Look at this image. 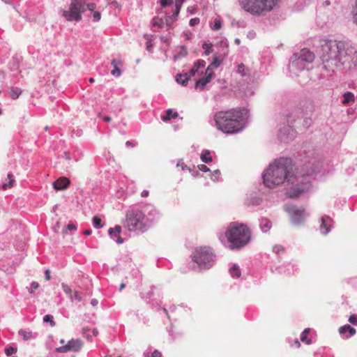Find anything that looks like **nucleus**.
<instances>
[{
    "label": "nucleus",
    "instance_id": "72a5a7b5",
    "mask_svg": "<svg viewBox=\"0 0 357 357\" xmlns=\"http://www.w3.org/2000/svg\"><path fill=\"white\" fill-rule=\"evenodd\" d=\"M93 226L96 228L102 227V225L101 224V219L98 216H94L93 218Z\"/></svg>",
    "mask_w": 357,
    "mask_h": 357
},
{
    "label": "nucleus",
    "instance_id": "dca6fc26",
    "mask_svg": "<svg viewBox=\"0 0 357 357\" xmlns=\"http://www.w3.org/2000/svg\"><path fill=\"white\" fill-rule=\"evenodd\" d=\"M311 187L310 183L308 181H305L303 183L302 188H296L292 192L289 193L291 198L298 197L301 193L307 191Z\"/></svg>",
    "mask_w": 357,
    "mask_h": 357
},
{
    "label": "nucleus",
    "instance_id": "6e6552de",
    "mask_svg": "<svg viewBox=\"0 0 357 357\" xmlns=\"http://www.w3.org/2000/svg\"><path fill=\"white\" fill-rule=\"evenodd\" d=\"M84 0H71L68 10H63L62 15L68 21H79L82 19V13L84 12Z\"/></svg>",
    "mask_w": 357,
    "mask_h": 357
},
{
    "label": "nucleus",
    "instance_id": "7ed1b4c3",
    "mask_svg": "<svg viewBox=\"0 0 357 357\" xmlns=\"http://www.w3.org/2000/svg\"><path fill=\"white\" fill-rule=\"evenodd\" d=\"M294 165L290 159L280 158L271 164L263 175L264 183L268 188L283 183L284 181L294 183Z\"/></svg>",
    "mask_w": 357,
    "mask_h": 357
},
{
    "label": "nucleus",
    "instance_id": "2eb2a0df",
    "mask_svg": "<svg viewBox=\"0 0 357 357\" xmlns=\"http://www.w3.org/2000/svg\"><path fill=\"white\" fill-rule=\"evenodd\" d=\"M70 185V180L66 177H61L53 183V187L56 190L66 189Z\"/></svg>",
    "mask_w": 357,
    "mask_h": 357
},
{
    "label": "nucleus",
    "instance_id": "b1692460",
    "mask_svg": "<svg viewBox=\"0 0 357 357\" xmlns=\"http://www.w3.org/2000/svg\"><path fill=\"white\" fill-rule=\"evenodd\" d=\"M260 226L263 231H268L271 227V222L267 218H262L260 222Z\"/></svg>",
    "mask_w": 357,
    "mask_h": 357
},
{
    "label": "nucleus",
    "instance_id": "774afa93",
    "mask_svg": "<svg viewBox=\"0 0 357 357\" xmlns=\"http://www.w3.org/2000/svg\"><path fill=\"white\" fill-rule=\"evenodd\" d=\"M235 42H236V43L239 44L240 43V40L239 39H236Z\"/></svg>",
    "mask_w": 357,
    "mask_h": 357
},
{
    "label": "nucleus",
    "instance_id": "6e6d98bb",
    "mask_svg": "<svg viewBox=\"0 0 357 357\" xmlns=\"http://www.w3.org/2000/svg\"><path fill=\"white\" fill-rule=\"evenodd\" d=\"M98 301L95 298L92 299L91 301V304L93 305V306H96L98 305Z\"/></svg>",
    "mask_w": 357,
    "mask_h": 357
},
{
    "label": "nucleus",
    "instance_id": "c756f323",
    "mask_svg": "<svg viewBox=\"0 0 357 357\" xmlns=\"http://www.w3.org/2000/svg\"><path fill=\"white\" fill-rule=\"evenodd\" d=\"M221 63V61L217 57L214 59L213 62L207 67L206 70L213 71V69L217 68Z\"/></svg>",
    "mask_w": 357,
    "mask_h": 357
},
{
    "label": "nucleus",
    "instance_id": "3c124183",
    "mask_svg": "<svg viewBox=\"0 0 357 357\" xmlns=\"http://www.w3.org/2000/svg\"><path fill=\"white\" fill-rule=\"evenodd\" d=\"M73 296H74V298H75L76 300H77V301H80V300H81V295H80V294H79L78 291H75L74 292Z\"/></svg>",
    "mask_w": 357,
    "mask_h": 357
},
{
    "label": "nucleus",
    "instance_id": "6ab92c4d",
    "mask_svg": "<svg viewBox=\"0 0 357 357\" xmlns=\"http://www.w3.org/2000/svg\"><path fill=\"white\" fill-rule=\"evenodd\" d=\"M121 64V61H116L115 59L112 61V65L114 67V70H112L111 74L116 77H119L121 74V71L119 68V65Z\"/></svg>",
    "mask_w": 357,
    "mask_h": 357
},
{
    "label": "nucleus",
    "instance_id": "f03ea898",
    "mask_svg": "<svg viewBox=\"0 0 357 357\" xmlns=\"http://www.w3.org/2000/svg\"><path fill=\"white\" fill-rule=\"evenodd\" d=\"M247 113V110L241 107L218 112L214 115L215 126L227 134L239 132L245 126Z\"/></svg>",
    "mask_w": 357,
    "mask_h": 357
},
{
    "label": "nucleus",
    "instance_id": "2f4dec72",
    "mask_svg": "<svg viewBox=\"0 0 357 357\" xmlns=\"http://www.w3.org/2000/svg\"><path fill=\"white\" fill-rule=\"evenodd\" d=\"M121 232V227L119 225H116L114 228L109 229V234L112 236H119Z\"/></svg>",
    "mask_w": 357,
    "mask_h": 357
},
{
    "label": "nucleus",
    "instance_id": "473e14b6",
    "mask_svg": "<svg viewBox=\"0 0 357 357\" xmlns=\"http://www.w3.org/2000/svg\"><path fill=\"white\" fill-rule=\"evenodd\" d=\"M152 24L153 26L162 27L165 24V22L162 18L155 17L152 20Z\"/></svg>",
    "mask_w": 357,
    "mask_h": 357
},
{
    "label": "nucleus",
    "instance_id": "ea45409f",
    "mask_svg": "<svg viewBox=\"0 0 357 357\" xmlns=\"http://www.w3.org/2000/svg\"><path fill=\"white\" fill-rule=\"evenodd\" d=\"M39 284L37 282H33L31 285V288L29 289L30 294L33 293V290L38 289Z\"/></svg>",
    "mask_w": 357,
    "mask_h": 357
},
{
    "label": "nucleus",
    "instance_id": "37998d69",
    "mask_svg": "<svg viewBox=\"0 0 357 357\" xmlns=\"http://www.w3.org/2000/svg\"><path fill=\"white\" fill-rule=\"evenodd\" d=\"M198 168L200 171L203 172H207L210 171L209 168L206 165L203 164L198 165Z\"/></svg>",
    "mask_w": 357,
    "mask_h": 357
},
{
    "label": "nucleus",
    "instance_id": "a211bd4d",
    "mask_svg": "<svg viewBox=\"0 0 357 357\" xmlns=\"http://www.w3.org/2000/svg\"><path fill=\"white\" fill-rule=\"evenodd\" d=\"M347 332L349 333V335L346 337L347 338L349 337L354 335L356 333V329L354 328H352L349 325H344L339 328V333L340 334H344Z\"/></svg>",
    "mask_w": 357,
    "mask_h": 357
},
{
    "label": "nucleus",
    "instance_id": "680f3d73",
    "mask_svg": "<svg viewBox=\"0 0 357 357\" xmlns=\"http://www.w3.org/2000/svg\"><path fill=\"white\" fill-rule=\"evenodd\" d=\"M118 237V239H117V243H123V239L121 238V237H120L119 236H117Z\"/></svg>",
    "mask_w": 357,
    "mask_h": 357
},
{
    "label": "nucleus",
    "instance_id": "a19ab883",
    "mask_svg": "<svg viewBox=\"0 0 357 357\" xmlns=\"http://www.w3.org/2000/svg\"><path fill=\"white\" fill-rule=\"evenodd\" d=\"M349 321L351 324L356 325L357 324V317H356V315H355V314L350 315V317L349 318Z\"/></svg>",
    "mask_w": 357,
    "mask_h": 357
},
{
    "label": "nucleus",
    "instance_id": "5fc2aeb1",
    "mask_svg": "<svg viewBox=\"0 0 357 357\" xmlns=\"http://www.w3.org/2000/svg\"><path fill=\"white\" fill-rule=\"evenodd\" d=\"M87 7H88L89 10L92 11L95 9L96 5L94 3H89L87 5Z\"/></svg>",
    "mask_w": 357,
    "mask_h": 357
},
{
    "label": "nucleus",
    "instance_id": "39448f33",
    "mask_svg": "<svg viewBox=\"0 0 357 357\" xmlns=\"http://www.w3.org/2000/svg\"><path fill=\"white\" fill-rule=\"evenodd\" d=\"M278 0H239L241 8L255 15H265L273 9Z\"/></svg>",
    "mask_w": 357,
    "mask_h": 357
},
{
    "label": "nucleus",
    "instance_id": "e2e57ef3",
    "mask_svg": "<svg viewBox=\"0 0 357 357\" xmlns=\"http://www.w3.org/2000/svg\"><path fill=\"white\" fill-rule=\"evenodd\" d=\"M126 145H128V146H134V144H133L132 142H130V141L126 142Z\"/></svg>",
    "mask_w": 357,
    "mask_h": 357
},
{
    "label": "nucleus",
    "instance_id": "4be33fe9",
    "mask_svg": "<svg viewBox=\"0 0 357 357\" xmlns=\"http://www.w3.org/2000/svg\"><path fill=\"white\" fill-rule=\"evenodd\" d=\"M8 181L6 183H4L2 185L1 188L3 190H6L8 188H12L15 182L13 175L12 174H8Z\"/></svg>",
    "mask_w": 357,
    "mask_h": 357
},
{
    "label": "nucleus",
    "instance_id": "5701e85b",
    "mask_svg": "<svg viewBox=\"0 0 357 357\" xmlns=\"http://www.w3.org/2000/svg\"><path fill=\"white\" fill-rule=\"evenodd\" d=\"M18 334L24 341L31 340L33 337V333L31 331H25L24 329H20L18 331Z\"/></svg>",
    "mask_w": 357,
    "mask_h": 357
},
{
    "label": "nucleus",
    "instance_id": "f3484780",
    "mask_svg": "<svg viewBox=\"0 0 357 357\" xmlns=\"http://www.w3.org/2000/svg\"><path fill=\"white\" fill-rule=\"evenodd\" d=\"M206 66V62L204 60H197L195 62L192 68L190 70L189 76L192 77L195 76L197 73H199V70L200 68H204Z\"/></svg>",
    "mask_w": 357,
    "mask_h": 357
},
{
    "label": "nucleus",
    "instance_id": "69168bd1",
    "mask_svg": "<svg viewBox=\"0 0 357 357\" xmlns=\"http://www.w3.org/2000/svg\"><path fill=\"white\" fill-rule=\"evenodd\" d=\"M89 82L90 83H93V82H95V79H94V78H92V77H91V78H90V79H89Z\"/></svg>",
    "mask_w": 357,
    "mask_h": 357
},
{
    "label": "nucleus",
    "instance_id": "f257e3e1",
    "mask_svg": "<svg viewBox=\"0 0 357 357\" xmlns=\"http://www.w3.org/2000/svg\"><path fill=\"white\" fill-rule=\"evenodd\" d=\"M320 58L324 70L328 73H333L344 66L350 69L357 66V50L343 41H324Z\"/></svg>",
    "mask_w": 357,
    "mask_h": 357
},
{
    "label": "nucleus",
    "instance_id": "58836bf2",
    "mask_svg": "<svg viewBox=\"0 0 357 357\" xmlns=\"http://www.w3.org/2000/svg\"><path fill=\"white\" fill-rule=\"evenodd\" d=\"M17 352V348L9 347L5 349V353L7 356H10L13 354H15Z\"/></svg>",
    "mask_w": 357,
    "mask_h": 357
},
{
    "label": "nucleus",
    "instance_id": "a878e982",
    "mask_svg": "<svg viewBox=\"0 0 357 357\" xmlns=\"http://www.w3.org/2000/svg\"><path fill=\"white\" fill-rule=\"evenodd\" d=\"M22 91L19 88H12L10 90V96L12 99H17L22 94Z\"/></svg>",
    "mask_w": 357,
    "mask_h": 357
},
{
    "label": "nucleus",
    "instance_id": "de8ad7c7",
    "mask_svg": "<svg viewBox=\"0 0 357 357\" xmlns=\"http://www.w3.org/2000/svg\"><path fill=\"white\" fill-rule=\"evenodd\" d=\"M161 356H162V354L158 350L153 351V352L151 354V357H161Z\"/></svg>",
    "mask_w": 357,
    "mask_h": 357
},
{
    "label": "nucleus",
    "instance_id": "4c0bfd02",
    "mask_svg": "<svg viewBox=\"0 0 357 357\" xmlns=\"http://www.w3.org/2000/svg\"><path fill=\"white\" fill-rule=\"evenodd\" d=\"M43 321L45 322H50L52 326L55 325V322L53 320V317L50 314H47L43 317Z\"/></svg>",
    "mask_w": 357,
    "mask_h": 357
},
{
    "label": "nucleus",
    "instance_id": "aec40b11",
    "mask_svg": "<svg viewBox=\"0 0 357 357\" xmlns=\"http://www.w3.org/2000/svg\"><path fill=\"white\" fill-rule=\"evenodd\" d=\"M178 116V113L176 112H173L172 109H169L166 111V114L161 116V119L164 122H167L169 121L171 119H176Z\"/></svg>",
    "mask_w": 357,
    "mask_h": 357
},
{
    "label": "nucleus",
    "instance_id": "9b49d317",
    "mask_svg": "<svg viewBox=\"0 0 357 357\" xmlns=\"http://www.w3.org/2000/svg\"><path fill=\"white\" fill-rule=\"evenodd\" d=\"M289 212L291 214V220L295 224L300 223L306 217L305 210L303 208H298L296 206H291L289 209Z\"/></svg>",
    "mask_w": 357,
    "mask_h": 357
},
{
    "label": "nucleus",
    "instance_id": "cd10ccee",
    "mask_svg": "<svg viewBox=\"0 0 357 357\" xmlns=\"http://www.w3.org/2000/svg\"><path fill=\"white\" fill-rule=\"evenodd\" d=\"M309 333H310V328H305L303 331L301 336V340L302 342L306 343L307 344H310L312 343L311 340L307 338V335L309 334Z\"/></svg>",
    "mask_w": 357,
    "mask_h": 357
},
{
    "label": "nucleus",
    "instance_id": "8fccbe9b",
    "mask_svg": "<svg viewBox=\"0 0 357 357\" xmlns=\"http://www.w3.org/2000/svg\"><path fill=\"white\" fill-rule=\"evenodd\" d=\"M45 280H50L51 277H50V271L49 269L46 270L45 271Z\"/></svg>",
    "mask_w": 357,
    "mask_h": 357
},
{
    "label": "nucleus",
    "instance_id": "0eeeda50",
    "mask_svg": "<svg viewBox=\"0 0 357 357\" xmlns=\"http://www.w3.org/2000/svg\"><path fill=\"white\" fill-rule=\"evenodd\" d=\"M214 255L212 249L207 246L195 248L192 255V260L196 263L200 268H209L213 266Z\"/></svg>",
    "mask_w": 357,
    "mask_h": 357
},
{
    "label": "nucleus",
    "instance_id": "bf43d9fd",
    "mask_svg": "<svg viewBox=\"0 0 357 357\" xmlns=\"http://www.w3.org/2000/svg\"><path fill=\"white\" fill-rule=\"evenodd\" d=\"M294 344H295L296 348H299L301 346V343L298 340H295Z\"/></svg>",
    "mask_w": 357,
    "mask_h": 357
},
{
    "label": "nucleus",
    "instance_id": "0e129e2a",
    "mask_svg": "<svg viewBox=\"0 0 357 357\" xmlns=\"http://www.w3.org/2000/svg\"><path fill=\"white\" fill-rule=\"evenodd\" d=\"M125 284L124 283H122L120 286V290H122L124 287H125Z\"/></svg>",
    "mask_w": 357,
    "mask_h": 357
},
{
    "label": "nucleus",
    "instance_id": "13d9d810",
    "mask_svg": "<svg viewBox=\"0 0 357 357\" xmlns=\"http://www.w3.org/2000/svg\"><path fill=\"white\" fill-rule=\"evenodd\" d=\"M91 232H92V231H91V230H90V229H86V230H85V231H83V234H84V235H90V234H91Z\"/></svg>",
    "mask_w": 357,
    "mask_h": 357
},
{
    "label": "nucleus",
    "instance_id": "052dcab7",
    "mask_svg": "<svg viewBox=\"0 0 357 357\" xmlns=\"http://www.w3.org/2000/svg\"><path fill=\"white\" fill-rule=\"evenodd\" d=\"M93 335H94L95 336H97V335H98V330H97L96 328H94V329L93 330Z\"/></svg>",
    "mask_w": 357,
    "mask_h": 357
},
{
    "label": "nucleus",
    "instance_id": "9d476101",
    "mask_svg": "<svg viewBox=\"0 0 357 357\" xmlns=\"http://www.w3.org/2000/svg\"><path fill=\"white\" fill-rule=\"evenodd\" d=\"M84 343L79 339L71 340L67 344L57 348V351L61 353H66L68 351H79L83 347Z\"/></svg>",
    "mask_w": 357,
    "mask_h": 357
},
{
    "label": "nucleus",
    "instance_id": "ddd939ff",
    "mask_svg": "<svg viewBox=\"0 0 357 357\" xmlns=\"http://www.w3.org/2000/svg\"><path fill=\"white\" fill-rule=\"evenodd\" d=\"M214 75L213 71L206 70V76L199 79L195 83V88L197 89H204L205 86L209 83Z\"/></svg>",
    "mask_w": 357,
    "mask_h": 357
},
{
    "label": "nucleus",
    "instance_id": "a18cd8bd",
    "mask_svg": "<svg viewBox=\"0 0 357 357\" xmlns=\"http://www.w3.org/2000/svg\"><path fill=\"white\" fill-rule=\"evenodd\" d=\"M93 21L98 22L100 20L101 15L99 12H94L93 14Z\"/></svg>",
    "mask_w": 357,
    "mask_h": 357
},
{
    "label": "nucleus",
    "instance_id": "c03bdc74",
    "mask_svg": "<svg viewBox=\"0 0 357 357\" xmlns=\"http://www.w3.org/2000/svg\"><path fill=\"white\" fill-rule=\"evenodd\" d=\"M199 23V19L198 17L192 18L190 20V26H195Z\"/></svg>",
    "mask_w": 357,
    "mask_h": 357
},
{
    "label": "nucleus",
    "instance_id": "49530a36",
    "mask_svg": "<svg viewBox=\"0 0 357 357\" xmlns=\"http://www.w3.org/2000/svg\"><path fill=\"white\" fill-rule=\"evenodd\" d=\"M354 20L355 23L357 24V3L356 2V5L354 10Z\"/></svg>",
    "mask_w": 357,
    "mask_h": 357
},
{
    "label": "nucleus",
    "instance_id": "4468645a",
    "mask_svg": "<svg viewBox=\"0 0 357 357\" xmlns=\"http://www.w3.org/2000/svg\"><path fill=\"white\" fill-rule=\"evenodd\" d=\"M321 220V232L324 234H326L329 232L331 227H332L333 220L329 216L327 215L323 216Z\"/></svg>",
    "mask_w": 357,
    "mask_h": 357
},
{
    "label": "nucleus",
    "instance_id": "79ce46f5",
    "mask_svg": "<svg viewBox=\"0 0 357 357\" xmlns=\"http://www.w3.org/2000/svg\"><path fill=\"white\" fill-rule=\"evenodd\" d=\"M172 0H160V3L161 6L165 7L167 6L171 5L172 3Z\"/></svg>",
    "mask_w": 357,
    "mask_h": 357
},
{
    "label": "nucleus",
    "instance_id": "423d86ee",
    "mask_svg": "<svg viewBox=\"0 0 357 357\" xmlns=\"http://www.w3.org/2000/svg\"><path fill=\"white\" fill-rule=\"evenodd\" d=\"M123 226L130 231H144L148 227V221L141 210L131 209L126 213Z\"/></svg>",
    "mask_w": 357,
    "mask_h": 357
},
{
    "label": "nucleus",
    "instance_id": "4d7b16f0",
    "mask_svg": "<svg viewBox=\"0 0 357 357\" xmlns=\"http://www.w3.org/2000/svg\"><path fill=\"white\" fill-rule=\"evenodd\" d=\"M102 119L105 122H110L112 120V118L110 116H105V117H103Z\"/></svg>",
    "mask_w": 357,
    "mask_h": 357
},
{
    "label": "nucleus",
    "instance_id": "338daca9",
    "mask_svg": "<svg viewBox=\"0 0 357 357\" xmlns=\"http://www.w3.org/2000/svg\"><path fill=\"white\" fill-rule=\"evenodd\" d=\"M215 174L216 176H219V175L220 174V171H219V170H216V171L215 172Z\"/></svg>",
    "mask_w": 357,
    "mask_h": 357
},
{
    "label": "nucleus",
    "instance_id": "603ef678",
    "mask_svg": "<svg viewBox=\"0 0 357 357\" xmlns=\"http://www.w3.org/2000/svg\"><path fill=\"white\" fill-rule=\"evenodd\" d=\"M149 195V192L148 190H143L141 193V197H147Z\"/></svg>",
    "mask_w": 357,
    "mask_h": 357
},
{
    "label": "nucleus",
    "instance_id": "864d4df0",
    "mask_svg": "<svg viewBox=\"0 0 357 357\" xmlns=\"http://www.w3.org/2000/svg\"><path fill=\"white\" fill-rule=\"evenodd\" d=\"M313 173H314V169H310L307 170V173H305V174H301V177H303V176H305V175H310V174H313Z\"/></svg>",
    "mask_w": 357,
    "mask_h": 357
},
{
    "label": "nucleus",
    "instance_id": "f704fd0d",
    "mask_svg": "<svg viewBox=\"0 0 357 357\" xmlns=\"http://www.w3.org/2000/svg\"><path fill=\"white\" fill-rule=\"evenodd\" d=\"M202 47L206 55H208L212 52V45L211 43H204Z\"/></svg>",
    "mask_w": 357,
    "mask_h": 357
},
{
    "label": "nucleus",
    "instance_id": "e433bc0d",
    "mask_svg": "<svg viewBox=\"0 0 357 357\" xmlns=\"http://www.w3.org/2000/svg\"><path fill=\"white\" fill-rule=\"evenodd\" d=\"M221 26H222L221 21L218 19H215L214 20V24H213V26H212V29L214 31H218L221 28Z\"/></svg>",
    "mask_w": 357,
    "mask_h": 357
},
{
    "label": "nucleus",
    "instance_id": "09e8293b",
    "mask_svg": "<svg viewBox=\"0 0 357 357\" xmlns=\"http://www.w3.org/2000/svg\"><path fill=\"white\" fill-rule=\"evenodd\" d=\"M67 229L68 230H76L77 229V227L75 225H73V223H69L68 225H67Z\"/></svg>",
    "mask_w": 357,
    "mask_h": 357
},
{
    "label": "nucleus",
    "instance_id": "f8f14e48",
    "mask_svg": "<svg viewBox=\"0 0 357 357\" xmlns=\"http://www.w3.org/2000/svg\"><path fill=\"white\" fill-rule=\"evenodd\" d=\"M183 3V0L177 1V2L175 3L176 9L174 13L172 15L166 16L164 22L167 26L170 27L173 24V23L177 20V17L178 15Z\"/></svg>",
    "mask_w": 357,
    "mask_h": 357
},
{
    "label": "nucleus",
    "instance_id": "c9c22d12",
    "mask_svg": "<svg viewBox=\"0 0 357 357\" xmlns=\"http://www.w3.org/2000/svg\"><path fill=\"white\" fill-rule=\"evenodd\" d=\"M61 286H62V289H63V290L64 291V292H65V293H66L67 294L70 295V298H71V300L73 301V296H72V290H71V289L70 288V287H69V286H68V285H67V284H63V283L62 284V285H61Z\"/></svg>",
    "mask_w": 357,
    "mask_h": 357
},
{
    "label": "nucleus",
    "instance_id": "c85d7f7f",
    "mask_svg": "<svg viewBox=\"0 0 357 357\" xmlns=\"http://www.w3.org/2000/svg\"><path fill=\"white\" fill-rule=\"evenodd\" d=\"M229 272L233 278H239L241 276V271L236 265H234L229 269Z\"/></svg>",
    "mask_w": 357,
    "mask_h": 357
},
{
    "label": "nucleus",
    "instance_id": "412c9836",
    "mask_svg": "<svg viewBox=\"0 0 357 357\" xmlns=\"http://www.w3.org/2000/svg\"><path fill=\"white\" fill-rule=\"evenodd\" d=\"M190 77L188 74H178L176 76V81L178 83L182 84L183 86H185L188 84V82Z\"/></svg>",
    "mask_w": 357,
    "mask_h": 357
},
{
    "label": "nucleus",
    "instance_id": "7c9ffc66",
    "mask_svg": "<svg viewBox=\"0 0 357 357\" xmlns=\"http://www.w3.org/2000/svg\"><path fill=\"white\" fill-rule=\"evenodd\" d=\"M201 159L204 162L208 163L212 161V157L208 151H206L204 153H202Z\"/></svg>",
    "mask_w": 357,
    "mask_h": 357
},
{
    "label": "nucleus",
    "instance_id": "20e7f679",
    "mask_svg": "<svg viewBox=\"0 0 357 357\" xmlns=\"http://www.w3.org/2000/svg\"><path fill=\"white\" fill-rule=\"evenodd\" d=\"M225 236L231 249H239L250 241L251 231L246 225L231 222L226 230Z\"/></svg>",
    "mask_w": 357,
    "mask_h": 357
},
{
    "label": "nucleus",
    "instance_id": "bb28decb",
    "mask_svg": "<svg viewBox=\"0 0 357 357\" xmlns=\"http://www.w3.org/2000/svg\"><path fill=\"white\" fill-rule=\"evenodd\" d=\"M237 72L238 74H240L241 76H245L249 75L250 70L244 66V64L241 63L238 66V70Z\"/></svg>",
    "mask_w": 357,
    "mask_h": 357
},
{
    "label": "nucleus",
    "instance_id": "1a4fd4ad",
    "mask_svg": "<svg viewBox=\"0 0 357 357\" xmlns=\"http://www.w3.org/2000/svg\"><path fill=\"white\" fill-rule=\"evenodd\" d=\"M314 60V54L307 49H303L298 54H294L292 57V66L304 69L305 63H310Z\"/></svg>",
    "mask_w": 357,
    "mask_h": 357
},
{
    "label": "nucleus",
    "instance_id": "393cba45",
    "mask_svg": "<svg viewBox=\"0 0 357 357\" xmlns=\"http://www.w3.org/2000/svg\"><path fill=\"white\" fill-rule=\"evenodd\" d=\"M351 102H354V96L351 92H347L343 95L342 104L347 105Z\"/></svg>",
    "mask_w": 357,
    "mask_h": 357
}]
</instances>
